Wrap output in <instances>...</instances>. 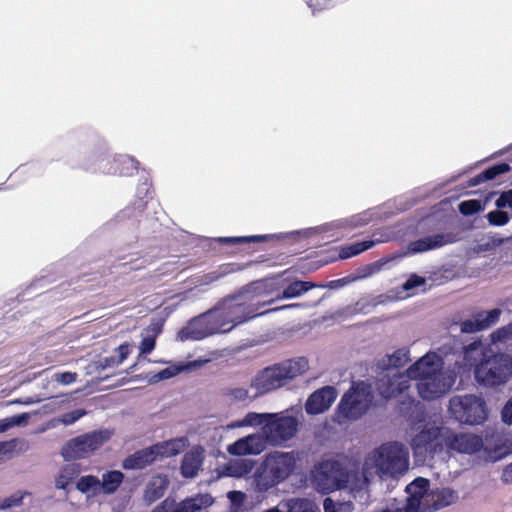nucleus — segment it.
Masks as SVG:
<instances>
[{"mask_svg": "<svg viewBox=\"0 0 512 512\" xmlns=\"http://www.w3.org/2000/svg\"><path fill=\"white\" fill-rule=\"evenodd\" d=\"M279 288L280 286L276 279H261L241 287L234 294L221 300L217 306L221 309L226 326L231 325L232 330L241 323L269 312L308 307V305L304 303H292L264 312H258L261 307L272 304L274 300L256 302L257 299L272 295L278 291Z\"/></svg>", "mask_w": 512, "mask_h": 512, "instance_id": "f257e3e1", "label": "nucleus"}, {"mask_svg": "<svg viewBox=\"0 0 512 512\" xmlns=\"http://www.w3.org/2000/svg\"><path fill=\"white\" fill-rule=\"evenodd\" d=\"M313 482L316 489L322 493L345 488L354 500V503L351 500L335 502L331 498H326L323 503L325 512H350L354 509V504L364 507L370 501L365 479H362L358 472L348 471L336 460L322 461L315 468Z\"/></svg>", "mask_w": 512, "mask_h": 512, "instance_id": "f03ea898", "label": "nucleus"}, {"mask_svg": "<svg viewBox=\"0 0 512 512\" xmlns=\"http://www.w3.org/2000/svg\"><path fill=\"white\" fill-rule=\"evenodd\" d=\"M408 375L417 380L418 395L425 401L443 397L456 379V372L444 369L443 359L435 352L426 353L410 365Z\"/></svg>", "mask_w": 512, "mask_h": 512, "instance_id": "7ed1b4c3", "label": "nucleus"}, {"mask_svg": "<svg viewBox=\"0 0 512 512\" xmlns=\"http://www.w3.org/2000/svg\"><path fill=\"white\" fill-rule=\"evenodd\" d=\"M464 360L467 366L475 365V379L486 387L505 384L512 377V357L506 353L486 355L480 341L464 348Z\"/></svg>", "mask_w": 512, "mask_h": 512, "instance_id": "20e7f679", "label": "nucleus"}, {"mask_svg": "<svg viewBox=\"0 0 512 512\" xmlns=\"http://www.w3.org/2000/svg\"><path fill=\"white\" fill-rule=\"evenodd\" d=\"M243 427H260L267 447H281L296 435L298 420L285 412H248L243 418L231 421L226 426L229 430Z\"/></svg>", "mask_w": 512, "mask_h": 512, "instance_id": "39448f33", "label": "nucleus"}, {"mask_svg": "<svg viewBox=\"0 0 512 512\" xmlns=\"http://www.w3.org/2000/svg\"><path fill=\"white\" fill-rule=\"evenodd\" d=\"M409 467V452L404 444L399 442L383 443L374 448L364 458L361 478L366 481V489L370 479L395 477L404 474Z\"/></svg>", "mask_w": 512, "mask_h": 512, "instance_id": "423d86ee", "label": "nucleus"}, {"mask_svg": "<svg viewBox=\"0 0 512 512\" xmlns=\"http://www.w3.org/2000/svg\"><path fill=\"white\" fill-rule=\"evenodd\" d=\"M296 451L274 450L265 454L253 473L252 486L263 493L285 482L298 467Z\"/></svg>", "mask_w": 512, "mask_h": 512, "instance_id": "0eeeda50", "label": "nucleus"}, {"mask_svg": "<svg viewBox=\"0 0 512 512\" xmlns=\"http://www.w3.org/2000/svg\"><path fill=\"white\" fill-rule=\"evenodd\" d=\"M309 369L304 357L289 359L259 371L251 380L250 389L255 396L264 395L284 386L287 381L304 374Z\"/></svg>", "mask_w": 512, "mask_h": 512, "instance_id": "6e6552de", "label": "nucleus"}, {"mask_svg": "<svg viewBox=\"0 0 512 512\" xmlns=\"http://www.w3.org/2000/svg\"><path fill=\"white\" fill-rule=\"evenodd\" d=\"M372 401V388L369 384L363 381L353 383L342 396L336 408L334 420L338 424L356 421L368 411Z\"/></svg>", "mask_w": 512, "mask_h": 512, "instance_id": "1a4fd4ad", "label": "nucleus"}, {"mask_svg": "<svg viewBox=\"0 0 512 512\" xmlns=\"http://www.w3.org/2000/svg\"><path fill=\"white\" fill-rule=\"evenodd\" d=\"M231 325L226 326L221 309L216 305L213 309L192 319L178 334L180 340H201L208 336L227 333Z\"/></svg>", "mask_w": 512, "mask_h": 512, "instance_id": "9d476101", "label": "nucleus"}, {"mask_svg": "<svg viewBox=\"0 0 512 512\" xmlns=\"http://www.w3.org/2000/svg\"><path fill=\"white\" fill-rule=\"evenodd\" d=\"M449 413L462 424L479 425L488 416L484 399L480 395H456L449 400Z\"/></svg>", "mask_w": 512, "mask_h": 512, "instance_id": "9b49d317", "label": "nucleus"}, {"mask_svg": "<svg viewBox=\"0 0 512 512\" xmlns=\"http://www.w3.org/2000/svg\"><path fill=\"white\" fill-rule=\"evenodd\" d=\"M434 421H419L413 427L416 432L411 439L412 450L417 457H433L443 450L442 432Z\"/></svg>", "mask_w": 512, "mask_h": 512, "instance_id": "f8f14e48", "label": "nucleus"}, {"mask_svg": "<svg viewBox=\"0 0 512 512\" xmlns=\"http://www.w3.org/2000/svg\"><path fill=\"white\" fill-rule=\"evenodd\" d=\"M113 435L109 429L94 430L69 440L62 448L65 460L84 459L108 442Z\"/></svg>", "mask_w": 512, "mask_h": 512, "instance_id": "ddd939ff", "label": "nucleus"}, {"mask_svg": "<svg viewBox=\"0 0 512 512\" xmlns=\"http://www.w3.org/2000/svg\"><path fill=\"white\" fill-rule=\"evenodd\" d=\"M457 241L452 233H438L427 235L408 244L407 251L382 258L376 266L387 265L389 262L403 258L406 255L424 253L430 250L439 249Z\"/></svg>", "mask_w": 512, "mask_h": 512, "instance_id": "4468645a", "label": "nucleus"}, {"mask_svg": "<svg viewBox=\"0 0 512 512\" xmlns=\"http://www.w3.org/2000/svg\"><path fill=\"white\" fill-rule=\"evenodd\" d=\"M443 448L448 453L474 454L483 447V440L473 433L456 432L450 428H444L442 432Z\"/></svg>", "mask_w": 512, "mask_h": 512, "instance_id": "2eb2a0df", "label": "nucleus"}, {"mask_svg": "<svg viewBox=\"0 0 512 512\" xmlns=\"http://www.w3.org/2000/svg\"><path fill=\"white\" fill-rule=\"evenodd\" d=\"M412 377L405 372L383 371L377 378L376 390L385 400L398 398L410 388Z\"/></svg>", "mask_w": 512, "mask_h": 512, "instance_id": "dca6fc26", "label": "nucleus"}, {"mask_svg": "<svg viewBox=\"0 0 512 512\" xmlns=\"http://www.w3.org/2000/svg\"><path fill=\"white\" fill-rule=\"evenodd\" d=\"M213 500L208 494H199L189 497L181 502L166 498L152 509L151 512H199L212 504Z\"/></svg>", "mask_w": 512, "mask_h": 512, "instance_id": "f3484780", "label": "nucleus"}, {"mask_svg": "<svg viewBox=\"0 0 512 512\" xmlns=\"http://www.w3.org/2000/svg\"><path fill=\"white\" fill-rule=\"evenodd\" d=\"M267 445L261 432L249 434L228 445L227 452L231 455H259L266 450Z\"/></svg>", "mask_w": 512, "mask_h": 512, "instance_id": "a211bd4d", "label": "nucleus"}, {"mask_svg": "<svg viewBox=\"0 0 512 512\" xmlns=\"http://www.w3.org/2000/svg\"><path fill=\"white\" fill-rule=\"evenodd\" d=\"M337 397V390L332 386H325L312 393L305 403L307 414L316 415L330 408Z\"/></svg>", "mask_w": 512, "mask_h": 512, "instance_id": "6ab92c4d", "label": "nucleus"}, {"mask_svg": "<svg viewBox=\"0 0 512 512\" xmlns=\"http://www.w3.org/2000/svg\"><path fill=\"white\" fill-rule=\"evenodd\" d=\"M429 481L425 478H417L406 487L407 503L405 512H422V503L428 495Z\"/></svg>", "mask_w": 512, "mask_h": 512, "instance_id": "aec40b11", "label": "nucleus"}, {"mask_svg": "<svg viewBox=\"0 0 512 512\" xmlns=\"http://www.w3.org/2000/svg\"><path fill=\"white\" fill-rule=\"evenodd\" d=\"M458 494L450 488L430 490L422 503V512L439 510L456 502Z\"/></svg>", "mask_w": 512, "mask_h": 512, "instance_id": "412c9836", "label": "nucleus"}, {"mask_svg": "<svg viewBox=\"0 0 512 512\" xmlns=\"http://www.w3.org/2000/svg\"><path fill=\"white\" fill-rule=\"evenodd\" d=\"M394 234L389 231L388 229H385L382 232L375 233L373 235L372 240H366L359 243H355L345 249H343L340 253V257L343 259L349 258L351 256L357 255L363 251H366L370 248H372L375 244L378 243H384L388 242L392 239H394Z\"/></svg>", "mask_w": 512, "mask_h": 512, "instance_id": "4be33fe9", "label": "nucleus"}, {"mask_svg": "<svg viewBox=\"0 0 512 512\" xmlns=\"http://www.w3.org/2000/svg\"><path fill=\"white\" fill-rule=\"evenodd\" d=\"M204 450L200 446L193 447L183 457L181 474L185 478H194L198 475L203 464Z\"/></svg>", "mask_w": 512, "mask_h": 512, "instance_id": "5701e85b", "label": "nucleus"}, {"mask_svg": "<svg viewBox=\"0 0 512 512\" xmlns=\"http://www.w3.org/2000/svg\"><path fill=\"white\" fill-rule=\"evenodd\" d=\"M155 452L152 446L136 451L122 461L125 470H140L156 461Z\"/></svg>", "mask_w": 512, "mask_h": 512, "instance_id": "b1692460", "label": "nucleus"}, {"mask_svg": "<svg viewBox=\"0 0 512 512\" xmlns=\"http://www.w3.org/2000/svg\"><path fill=\"white\" fill-rule=\"evenodd\" d=\"M188 444V439L183 436L156 443L152 445V448L155 452L156 459L168 458L181 453Z\"/></svg>", "mask_w": 512, "mask_h": 512, "instance_id": "393cba45", "label": "nucleus"}, {"mask_svg": "<svg viewBox=\"0 0 512 512\" xmlns=\"http://www.w3.org/2000/svg\"><path fill=\"white\" fill-rule=\"evenodd\" d=\"M410 361V350L408 347H402L395 350L392 354H387L377 361V368L382 371H397V368L403 367Z\"/></svg>", "mask_w": 512, "mask_h": 512, "instance_id": "a878e982", "label": "nucleus"}, {"mask_svg": "<svg viewBox=\"0 0 512 512\" xmlns=\"http://www.w3.org/2000/svg\"><path fill=\"white\" fill-rule=\"evenodd\" d=\"M254 461L251 459H232L220 469V475L226 477L241 478L253 469Z\"/></svg>", "mask_w": 512, "mask_h": 512, "instance_id": "bb28decb", "label": "nucleus"}, {"mask_svg": "<svg viewBox=\"0 0 512 512\" xmlns=\"http://www.w3.org/2000/svg\"><path fill=\"white\" fill-rule=\"evenodd\" d=\"M491 347L490 352L501 353V350H510L512 346V324L503 326L490 334Z\"/></svg>", "mask_w": 512, "mask_h": 512, "instance_id": "cd10ccee", "label": "nucleus"}, {"mask_svg": "<svg viewBox=\"0 0 512 512\" xmlns=\"http://www.w3.org/2000/svg\"><path fill=\"white\" fill-rule=\"evenodd\" d=\"M315 287H318V285H316L315 283H313L311 281L295 280V281L287 284L284 287L282 293L278 294L276 296V298L273 300L275 301V300H280V299L298 298Z\"/></svg>", "mask_w": 512, "mask_h": 512, "instance_id": "c85d7f7f", "label": "nucleus"}, {"mask_svg": "<svg viewBox=\"0 0 512 512\" xmlns=\"http://www.w3.org/2000/svg\"><path fill=\"white\" fill-rule=\"evenodd\" d=\"M168 485L169 480L166 476L157 475L152 477L145 490V500L148 503H152L160 499L164 495Z\"/></svg>", "mask_w": 512, "mask_h": 512, "instance_id": "c756f323", "label": "nucleus"}, {"mask_svg": "<svg viewBox=\"0 0 512 512\" xmlns=\"http://www.w3.org/2000/svg\"><path fill=\"white\" fill-rule=\"evenodd\" d=\"M124 480V474L119 470H111L103 473L100 480L101 493L110 495L115 493Z\"/></svg>", "mask_w": 512, "mask_h": 512, "instance_id": "7c9ffc66", "label": "nucleus"}, {"mask_svg": "<svg viewBox=\"0 0 512 512\" xmlns=\"http://www.w3.org/2000/svg\"><path fill=\"white\" fill-rule=\"evenodd\" d=\"M80 468L78 464L71 463L65 465L59 472L55 480L57 489H67V487L79 476Z\"/></svg>", "mask_w": 512, "mask_h": 512, "instance_id": "2f4dec72", "label": "nucleus"}, {"mask_svg": "<svg viewBox=\"0 0 512 512\" xmlns=\"http://www.w3.org/2000/svg\"><path fill=\"white\" fill-rule=\"evenodd\" d=\"M224 396L232 402L253 401L258 396L250 393V389L244 386H230L224 390Z\"/></svg>", "mask_w": 512, "mask_h": 512, "instance_id": "473e14b6", "label": "nucleus"}, {"mask_svg": "<svg viewBox=\"0 0 512 512\" xmlns=\"http://www.w3.org/2000/svg\"><path fill=\"white\" fill-rule=\"evenodd\" d=\"M510 170V166L507 163H501L494 165L471 180V185L476 186L484 181L492 180L500 174H504Z\"/></svg>", "mask_w": 512, "mask_h": 512, "instance_id": "72a5a7b5", "label": "nucleus"}, {"mask_svg": "<svg viewBox=\"0 0 512 512\" xmlns=\"http://www.w3.org/2000/svg\"><path fill=\"white\" fill-rule=\"evenodd\" d=\"M510 170V166L507 163H501L494 165L471 180V185L476 186L484 181L492 180L500 174H504Z\"/></svg>", "mask_w": 512, "mask_h": 512, "instance_id": "f704fd0d", "label": "nucleus"}, {"mask_svg": "<svg viewBox=\"0 0 512 512\" xmlns=\"http://www.w3.org/2000/svg\"><path fill=\"white\" fill-rule=\"evenodd\" d=\"M285 512H316L312 501L303 498H291L281 504Z\"/></svg>", "mask_w": 512, "mask_h": 512, "instance_id": "c9c22d12", "label": "nucleus"}, {"mask_svg": "<svg viewBox=\"0 0 512 512\" xmlns=\"http://www.w3.org/2000/svg\"><path fill=\"white\" fill-rule=\"evenodd\" d=\"M76 488L82 493L98 495L101 493L100 479L94 475L82 476L76 483Z\"/></svg>", "mask_w": 512, "mask_h": 512, "instance_id": "e433bc0d", "label": "nucleus"}, {"mask_svg": "<svg viewBox=\"0 0 512 512\" xmlns=\"http://www.w3.org/2000/svg\"><path fill=\"white\" fill-rule=\"evenodd\" d=\"M160 332L161 328L158 325H152L147 330V334L143 336L139 346L140 356L150 354L153 351L156 344V337Z\"/></svg>", "mask_w": 512, "mask_h": 512, "instance_id": "4c0bfd02", "label": "nucleus"}, {"mask_svg": "<svg viewBox=\"0 0 512 512\" xmlns=\"http://www.w3.org/2000/svg\"><path fill=\"white\" fill-rule=\"evenodd\" d=\"M501 315L502 310L499 308L476 313L477 321L479 322L482 331L495 325L499 321Z\"/></svg>", "mask_w": 512, "mask_h": 512, "instance_id": "58836bf2", "label": "nucleus"}, {"mask_svg": "<svg viewBox=\"0 0 512 512\" xmlns=\"http://www.w3.org/2000/svg\"><path fill=\"white\" fill-rule=\"evenodd\" d=\"M115 162L118 168L115 169L114 173L118 172L122 176L131 175L134 170H137L138 162L127 155L119 156L115 159Z\"/></svg>", "mask_w": 512, "mask_h": 512, "instance_id": "ea45409f", "label": "nucleus"}, {"mask_svg": "<svg viewBox=\"0 0 512 512\" xmlns=\"http://www.w3.org/2000/svg\"><path fill=\"white\" fill-rule=\"evenodd\" d=\"M86 414V411L83 409H76L74 411L65 413L61 415L59 418L52 420L48 425L47 428L55 427L56 423H61L63 425H72L76 421H78L81 417H83Z\"/></svg>", "mask_w": 512, "mask_h": 512, "instance_id": "a19ab883", "label": "nucleus"}, {"mask_svg": "<svg viewBox=\"0 0 512 512\" xmlns=\"http://www.w3.org/2000/svg\"><path fill=\"white\" fill-rule=\"evenodd\" d=\"M30 418L29 413H22L12 417L4 418L0 420V433H3L14 426H20L25 424Z\"/></svg>", "mask_w": 512, "mask_h": 512, "instance_id": "79ce46f5", "label": "nucleus"}, {"mask_svg": "<svg viewBox=\"0 0 512 512\" xmlns=\"http://www.w3.org/2000/svg\"><path fill=\"white\" fill-rule=\"evenodd\" d=\"M28 496H30L29 493L18 491L8 497L0 498V510L22 505L24 498Z\"/></svg>", "mask_w": 512, "mask_h": 512, "instance_id": "37998d69", "label": "nucleus"}, {"mask_svg": "<svg viewBox=\"0 0 512 512\" xmlns=\"http://www.w3.org/2000/svg\"><path fill=\"white\" fill-rule=\"evenodd\" d=\"M185 368L186 367L183 366V365H171V366L161 370L157 374H155L152 377V381L153 382H158V381L170 379V378L175 377L176 375H178Z\"/></svg>", "mask_w": 512, "mask_h": 512, "instance_id": "c03bdc74", "label": "nucleus"}, {"mask_svg": "<svg viewBox=\"0 0 512 512\" xmlns=\"http://www.w3.org/2000/svg\"><path fill=\"white\" fill-rule=\"evenodd\" d=\"M268 236L255 235V236H244V237H221L217 240L223 244H241L247 242H260L266 239Z\"/></svg>", "mask_w": 512, "mask_h": 512, "instance_id": "a18cd8bd", "label": "nucleus"}, {"mask_svg": "<svg viewBox=\"0 0 512 512\" xmlns=\"http://www.w3.org/2000/svg\"><path fill=\"white\" fill-rule=\"evenodd\" d=\"M486 218H487L489 224L492 226H504L510 220L507 212L500 211V210L490 211L486 215Z\"/></svg>", "mask_w": 512, "mask_h": 512, "instance_id": "49530a36", "label": "nucleus"}, {"mask_svg": "<svg viewBox=\"0 0 512 512\" xmlns=\"http://www.w3.org/2000/svg\"><path fill=\"white\" fill-rule=\"evenodd\" d=\"M483 209L481 201L479 200H467L459 204V211L463 215H472Z\"/></svg>", "mask_w": 512, "mask_h": 512, "instance_id": "de8ad7c7", "label": "nucleus"}, {"mask_svg": "<svg viewBox=\"0 0 512 512\" xmlns=\"http://www.w3.org/2000/svg\"><path fill=\"white\" fill-rule=\"evenodd\" d=\"M370 220H371L370 213L364 212V213H361L358 215H354V216L350 217L349 219H345V220L341 221V224L345 225V226H349V227H358V226H362V225L369 223Z\"/></svg>", "mask_w": 512, "mask_h": 512, "instance_id": "09e8293b", "label": "nucleus"}, {"mask_svg": "<svg viewBox=\"0 0 512 512\" xmlns=\"http://www.w3.org/2000/svg\"><path fill=\"white\" fill-rule=\"evenodd\" d=\"M78 374L75 372H57L51 377L52 381L57 382L63 386L71 385L76 382Z\"/></svg>", "mask_w": 512, "mask_h": 512, "instance_id": "8fccbe9b", "label": "nucleus"}, {"mask_svg": "<svg viewBox=\"0 0 512 512\" xmlns=\"http://www.w3.org/2000/svg\"><path fill=\"white\" fill-rule=\"evenodd\" d=\"M236 269L234 268L233 264H227L224 266H221L217 271H213L206 275V283L214 282L219 280L220 278L235 272Z\"/></svg>", "mask_w": 512, "mask_h": 512, "instance_id": "3c124183", "label": "nucleus"}, {"mask_svg": "<svg viewBox=\"0 0 512 512\" xmlns=\"http://www.w3.org/2000/svg\"><path fill=\"white\" fill-rule=\"evenodd\" d=\"M460 331L462 333H475L482 331L480 324L477 321L476 314H474L471 319H467L460 324Z\"/></svg>", "mask_w": 512, "mask_h": 512, "instance_id": "603ef678", "label": "nucleus"}, {"mask_svg": "<svg viewBox=\"0 0 512 512\" xmlns=\"http://www.w3.org/2000/svg\"><path fill=\"white\" fill-rule=\"evenodd\" d=\"M426 282L424 277L412 274L409 279L403 284V289L406 291L412 290L416 287L424 285Z\"/></svg>", "mask_w": 512, "mask_h": 512, "instance_id": "864d4df0", "label": "nucleus"}, {"mask_svg": "<svg viewBox=\"0 0 512 512\" xmlns=\"http://www.w3.org/2000/svg\"><path fill=\"white\" fill-rule=\"evenodd\" d=\"M497 208H506L512 207V189L506 192H503L500 197L496 200Z\"/></svg>", "mask_w": 512, "mask_h": 512, "instance_id": "5fc2aeb1", "label": "nucleus"}, {"mask_svg": "<svg viewBox=\"0 0 512 512\" xmlns=\"http://www.w3.org/2000/svg\"><path fill=\"white\" fill-rule=\"evenodd\" d=\"M131 347V344L123 343L116 349V352L119 355L118 358H116V360L119 364H121L131 353Z\"/></svg>", "mask_w": 512, "mask_h": 512, "instance_id": "6e6d98bb", "label": "nucleus"}, {"mask_svg": "<svg viewBox=\"0 0 512 512\" xmlns=\"http://www.w3.org/2000/svg\"><path fill=\"white\" fill-rule=\"evenodd\" d=\"M119 365V363L117 362L116 358L111 356V357H105L103 359H100L98 362H97V369L99 370H105L109 367H113V366H117Z\"/></svg>", "mask_w": 512, "mask_h": 512, "instance_id": "4d7b16f0", "label": "nucleus"}, {"mask_svg": "<svg viewBox=\"0 0 512 512\" xmlns=\"http://www.w3.org/2000/svg\"><path fill=\"white\" fill-rule=\"evenodd\" d=\"M502 420L507 424H512V397L502 410Z\"/></svg>", "mask_w": 512, "mask_h": 512, "instance_id": "13d9d810", "label": "nucleus"}, {"mask_svg": "<svg viewBox=\"0 0 512 512\" xmlns=\"http://www.w3.org/2000/svg\"><path fill=\"white\" fill-rule=\"evenodd\" d=\"M228 498L234 504H242L245 500V494L241 491H231L228 493Z\"/></svg>", "mask_w": 512, "mask_h": 512, "instance_id": "bf43d9fd", "label": "nucleus"}, {"mask_svg": "<svg viewBox=\"0 0 512 512\" xmlns=\"http://www.w3.org/2000/svg\"><path fill=\"white\" fill-rule=\"evenodd\" d=\"M40 401H41V399L36 396H29V397L16 399L13 401V403L21 404V405H31V404L39 403Z\"/></svg>", "mask_w": 512, "mask_h": 512, "instance_id": "052dcab7", "label": "nucleus"}, {"mask_svg": "<svg viewBox=\"0 0 512 512\" xmlns=\"http://www.w3.org/2000/svg\"><path fill=\"white\" fill-rule=\"evenodd\" d=\"M502 479L506 483H512V463L504 469Z\"/></svg>", "mask_w": 512, "mask_h": 512, "instance_id": "680f3d73", "label": "nucleus"}, {"mask_svg": "<svg viewBox=\"0 0 512 512\" xmlns=\"http://www.w3.org/2000/svg\"><path fill=\"white\" fill-rule=\"evenodd\" d=\"M507 241H512L511 236L507 237V238H501V237H497V236H492L490 238V242L493 243L495 246L500 245L502 243H505Z\"/></svg>", "mask_w": 512, "mask_h": 512, "instance_id": "e2e57ef3", "label": "nucleus"}, {"mask_svg": "<svg viewBox=\"0 0 512 512\" xmlns=\"http://www.w3.org/2000/svg\"><path fill=\"white\" fill-rule=\"evenodd\" d=\"M11 447L9 442L0 441V461L3 458V455L6 454Z\"/></svg>", "mask_w": 512, "mask_h": 512, "instance_id": "0e129e2a", "label": "nucleus"}, {"mask_svg": "<svg viewBox=\"0 0 512 512\" xmlns=\"http://www.w3.org/2000/svg\"><path fill=\"white\" fill-rule=\"evenodd\" d=\"M381 261V259L375 263H373L371 266H370V269L372 271H370V274H373V272H377L379 271L384 265H381V266H376L377 263H379Z\"/></svg>", "mask_w": 512, "mask_h": 512, "instance_id": "69168bd1", "label": "nucleus"}, {"mask_svg": "<svg viewBox=\"0 0 512 512\" xmlns=\"http://www.w3.org/2000/svg\"><path fill=\"white\" fill-rule=\"evenodd\" d=\"M374 512H391L390 510L388 509H385V510H381V511H374Z\"/></svg>", "mask_w": 512, "mask_h": 512, "instance_id": "338daca9", "label": "nucleus"}, {"mask_svg": "<svg viewBox=\"0 0 512 512\" xmlns=\"http://www.w3.org/2000/svg\"><path fill=\"white\" fill-rule=\"evenodd\" d=\"M511 239H512V235H511Z\"/></svg>", "mask_w": 512, "mask_h": 512, "instance_id": "774afa93", "label": "nucleus"}]
</instances>
